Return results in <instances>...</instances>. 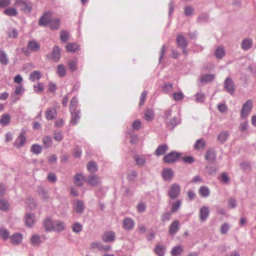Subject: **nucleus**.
<instances>
[{"label":"nucleus","mask_w":256,"mask_h":256,"mask_svg":"<svg viewBox=\"0 0 256 256\" xmlns=\"http://www.w3.org/2000/svg\"><path fill=\"white\" fill-rule=\"evenodd\" d=\"M180 186L178 184L174 183L172 184L168 191V195L172 200L178 198L180 193Z\"/></svg>","instance_id":"nucleus-1"},{"label":"nucleus","mask_w":256,"mask_h":256,"mask_svg":"<svg viewBox=\"0 0 256 256\" xmlns=\"http://www.w3.org/2000/svg\"><path fill=\"white\" fill-rule=\"evenodd\" d=\"M252 102L251 100H248L243 105L240 112L241 117L246 118L252 110Z\"/></svg>","instance_id":"nucleus-2"},{"label":"nucleus","mask_w":256,"mask_h":256,"mask_svg":"<svg viewBox=\"0 0 256 256\" xmlns=\"http://www.w3.org/2000/svg\"><path fill=\"white\" fill-rule=\"evenodd\" d=\"M47 58L52 60L54 62H57L59 61L60 58V50L58 46H55L53 48L51 54L46 56Z\"/></svg>","instance_id":"nucleus-3"},{"label":"nucleus","mask_w":256,"mask_h":256,"mask_svg":"<svg viewBox=\"0 0 256 256\" xmlns=\"http://www.w3.org/2000/svg\"><path fill=\"white\" fill-rule=\"evenodd\" d=\"M88 184L92 186L100 185L102 183L101 178L96 174H90L87 177Z\"/></svg>","instance_id":"nucleus-4"},{"label":"nucleus","mask_w":256,"mask_h":256,"mask_svg":"<svg viewBox=\"0 0 256 256\" xmlns=\"http://www.w3.org/2000/svg\"><path fill=\"white\" fill-rule=\"evenodd\" d=\"M180 156V154L176 152H172L165 156L164 161L166 163H172L176 162Z\"/></svg>","instance_id":"nucleus-5"},{"label":"nucleus","mask_w":256,"mask_h":256,"mask_svg":"<svg viewBox=\"0 0 256 256\" xmlns=\"http://www.w3.org/2000/svg\"><path fill=\"white\" fill-rule=\"evenodd\" d=\"M135 222L134 220L130 218H126L122 222V228L126 230H130L134 226Z\"/></svg>","instance_id":"nucleus-6"},{"label":"nucleus","mask_w":256,"mask_h":256,"mask_svg":"<svg viewBox=\"0 0 256 256\" xmlns=\"http://www.w3.org/2000/svg\"><path fill=\"white\" fill-rule=\"evenodd\" d=\"M10 242L14 245H18L21 244L22 240V234L19 232H15L9 237Z\"/></svg>","instance_id":"nucleus-7"},{"label":"nucleus","mask_w":256,"mask_h":256,"mask_svg":"<svg viewBox=\"0 0 256 256\" xmlns=\"http://www.w3.org/2000/svg\"><path fill=\"white\" fill-rule=\"evenodd\" d=\"M224 88L230 94L234 93V82L231 78L228 77L224 82Z\"/></svg>","instance_id":"nucleus-8"},{"label":"nucleus","mask_w":256,"mask_h":256,"mask_svg":"<svg viewBox=\"0 0 256 256\" xmlns=\"http://www.w3.org/2000/svg\"><path fill=\"white\" fill-rule=\"evenodd\" d=\"M26 225L28 227H32L36 222L35 216L32 213H26L24 216Z\"/></svg>","instance_id":"nucleus-9"},{"label":"nucleus","mask_w":256,"mask_h":256,"mask_svg":"<svg viewBox=\"0 0 256 256\" xmlns=\"http://www.w3.org/2000/svg\"><path fill=\"white\" fill-rule=\"evenodd\" d=\"M102 238L105 242H111L115 240L116 235L114 232L108 231L102 234Z\"/></svg>","instance_id":"nucleus-10"},{"label":"nucleus","mask_w":256,"mask_h":256,"mask_svg":"<svg viewBox=\"0 0 256 256\" xmlns=\"http://www.w3.org/2000/svg\"><path fill=\"white\" fill-rule=\"evenodd\" d=\"M52 15L50 12H46L39 20V25L44 26L50 24L52 20Z\"/></svg>","instance_id":"nucleus-11"},{"label":"nucleus","mask_w":256,"mask_h":256,"mask_svg":"<svg viewBox=\"0 0 256 256\" xmlns=\"http://www.w3.org/2000/svg\"><path fill=\"white\" fill-rule=\"evenodd\" d=\"M210 214L208 207L206 206H202L200 210V218L202 222L205 221Z\"/></svg>","instance_id":"nucleus-12"},{"label":"nucleus","mask_w":256,"mask_h":256,"mask_svg":"<svg viewBox=\"0 0 256 256\" xmlns=\"http://www.w3.org/2000/svg\"><path fill=\"white\" fill-rule=\"evenodd\" d=\"M179 228L180 222L178 220H175L169 226V234L172 236H174L178 232Z\"/></svg>","instance_id":"nucleus-13"},{"label":"nucleus","mask_w":256,"mask_h":256,"mask_svg":"<svg viewBox=\"0 0 256 256\" xmlns=\"http://www.w3.org/2000/svg\"><path fill=\"white\" fill-rule=\"evenodd\" d=\"M43 225L46 231H54V221H52L50 218H46L44 221Z\"/></svg>","instance_id":"nucleus-14"},{"label":"nucleus","mask_w":256,"mask_h":256,"mask_svg":"<svg viewBox=\"0 0 256 256\" xmlns=\"http://www.w3.org/2000/svg\"><path fill=\"white\" fill-rule=\"evenodd\" d=\"M174 172L170 168H164L162 172V176L165 180H170L174 176Z\"/></svg>","instance_id":"nucleus-15"},{"label":"nucleus","mask_w":256,"mask_h":256,"mask_svg":"<svg viewBox=\"0 0 256 256\" xmlns=\"http://www.w3.org/2000/svg\"><path fill=\"white\" fill-rule=\"evenodd\" d=\"M168 148V147L166 144L160 145L154 151V154L157 156L163 155Z\"/></svg>","instance_id":"nucleus-16"},{"label":"nucleus","mask_w":256,"mask_h":256,"mask_svg":"<svg viewBox=\"0 0 256 256\" xmlns=\"http://www.w3.org/2000/svg\"><path fill=\"white\" fill-rule=\"evenodd\" d=\"M54 231H56L58 232H61L64 230L66 228L65 223L60 220L54 221Z\"/></svg>","instance_id":"nucleus-17"},{"label":"nucleus","mask_w":256,"mask_h":256,"mask_svg":"<svg viewBox=\"0 0 256 256\" xmlns=\"http://www.w3.org/2000/svg\"><path fill=\"white\" fill-rule=\"evenodd\" d=\"M252 40L251 38H245L242 42L241 48L243 50H247L252 47Z\"/></svg>","instance_id":"nucleus-18"},{"label":"nucleus","mask_w":256,"mask_h":256,"mask_svg":"<svg viewBox=\"0 0 256 256\" xmlns=\"http://www.w3.org/2000/svg\"><path fill=\"white\" fill-rule=\"evenodd\" d=\"M40 48L39 44L34 40H30L28 43V48L30 51L37 52L39 50Z\"/></svg>","instance_id":"nucleus-19"},{"label":"nucleus","mask_w":256,"mask_h":256,"mask_svg":"<svg viewBox=\"0 0 256 256\" xmlns=\"http://www.w3.org/2000/svg\"><path fill=\"white\" fill-rule=\"evenodd\" d=\"M56 116V111L55 108H50L46 112V117L47 120H50L54 119Z\"/></svg>","instance_id":"nucleus-20"},{"label":"nucleus","mask_w":256,"mask_h":256,"mask_svg":"<svg viewBox=\"0 0 256 256\" xmlns=\"http://www.w3.org/2000/svg\"><path fill=\"white\" fill-rule=\"evenodd\" d=\"M176 42L178 46H180L182 48H186L188 46V43L185 38L182 34H178L177 36Z\"/></svg>","instance_id":"nucleus-21"},{"label":"nucleus","mask_w":256,"mask_h":256,"mask_svg":"<svg viewBox=\"0 0 256 256\" xmlns=\"http://www.w3.org/2000/svg\"><path fill=\"white\" fill-rule=\"evenodd\" d=\"M32 8V4L28 1L26 0L23 5L20 6V10L26 13H30L31 12Z\"/></svg>","instance_id":"nucleus-22"},{"label":"nucleus","mask_w":256,"mask_h":256,"mask_svg":"<svg viewBox=\"0 0 256 256\" xmlns=\"http://www.w3.org/2000/svg\"><path fill=\"white\" fill-rule=\"evenodd\" d=\"M72 115V118L70 120V124L73 125H76L78 121L80 118V112L79 110L76 112H70Z\"/></svg>","instance_id":"nucleus-23"},{"label":"nucleus","mask_w":256,"mask_h":256,"mask_svg":"<svg viewBox=\"0 0 256 256\" xmlns=\"http://www.w3.org/2000/svg\"><path fill=\"white\" fill-rule=\"evenodd\" d=\"M86 168L88 171L92 174H94L98 170V165L96 162H88L87 164Z\"/></svg>","instance_id":"nucleus-24"},{"label":"nucleus","mask_w":256,"mask_h":256,"mask_svg":"<svg viewBox=\"0 0 256 256\" xmlns=\"http://www.w3.org/2000/svg\"><path fill=\"white\" fill-rule=\"evenodd\" d=\"M74 181L77 186H82L84 184V176L80 174H77L74 176Z\"/></svg>","instance_id":"nucleus-25"},{"label":"nucleus","mask_w":256,"mask_h":256,"mask_svg":"<svg viewBox=\"0 0 256 256\" xmlns=\"http://www.w3.org/2000/svg\"><path fill=\"white\" fill-rule=\"evenodd\" d=\"M205 158L208 161H214L216 158V153L214 150H208L206 152Z\"/></svg>","instance_id":"nucleus-26"},{"label":"nucleus","mask_w":256,"mask_h":256,"mask_svg":"<svg viewBox=\"0 0 256 256\" xmlns=\"http://www.w3.org/2000/svg\"><path fill=\"white\" fill-rule=\"evenodd\" d=\"M66 50L70 52H75L80 50V46L76 43H68L66 46Z\"/></svg>","instance_id":"nucleus-27"},{"label":"nucleus","mask_w":256,"mask_h":256,"mask_svg":"<svg viewBox=\"0 0 256 256\" xmlns=\"http://www.w3.org/2000/svg\"><path fill=\"white\" fill-rule=\"evenodd\" d=\"M198 192L204 198L208 196L210 194V189L208 187L206 186H200L199 188Z\"/></svg>","instance_id":"nucleus-28"},{"label":"nucleus","mask_w":256,"mask_h":256,"mask_svg":"<svg viewBox=\"0 0 256 256\" xmlns=\"http://www.w3.org/2000/svg\"><path fill=\"white\" fill-rule=\"evenodd\" d=\"M10 116L9 114H6L2 116L1 118L0 119V124L2 126H6L10 122Z\"/></svg>","instance_id":"nucleus-29"},{"label":"nucleus","mask_w":256,"mask_h":256,"mask_svg":"<svg viewBox=\"0 0 256 256\" xmlns=\"http://www.w3.org/2000/svg\"><path fill=\"white\" fill-rule=\"evenodd\" d=\"M0 62L3 65H7L8 64V58L6 52L0 49Z\"/></svg>","instance_id":"nucleus-30"},{"label":"nucleus","mask_w":256,"mask_h":256,"mask_svg":"<svg viewBox=\"0 0 256 256\" xmlns=\"http://www.w3.org/2000/svg\"><path fill=\"white\" fill-rule=\"evenodd\" d=\"M30 242L34 246H37L41 243V240L40 236L37 234H33L30 238Z\"/></svg>","instance_id":"nucleus-31"},{"label":"nucleus","mask_w":256,"mask_h":256,"mask_svg":"<svg viewBox=\"0 0 256 256\" xmlns=\"http://www.w3.org/2000/svg\"><path fill=\"white\" fill-rule=\"evenodd\" d=\"M215 76L212 74H206L202 75L200 77V82L204 83H207L212 82Z\"/></svg>","instance_id":"nucleus-32"},{"label":"nucleus","mask_w":256,"mask_h":256,"mask_svg":"<svg viewBox=\"0 0 256 256\" xmlns=\"http://www.w3.org/2000/svg\"><path fill=\"white\" fill-rule=\"evenodd\" d=\"M50 25V28L52 30L58 29L60 26V20L58 18L52 19Z\"/></svg>","instance_id":"nucleus-33"},{"label":"nucleus","mask_w":256,"mask_h":256,"mask_svg":"<svg viewBox=\"0 0 256 256\" xmlns=\"http://www.w3.org/2000/svg\"><path fill=\"white\" fill-rule=\"evenodd\" d=\"M74 208L78 213L82 214L84 209L83 202L81 200H77L76 202Z\"/></svg>","instance_id":"nucleus-34"},{"label":"nucleus","mask_w":256,"mask_h":256,"mask_svg":"<svg viewBox=\"0 0 256 256\" xmlns=\"http://www.w3.org/2000/svg\"><path fill=\"white\" fill-rule=\"evenodd\" d=\"M154 112L152 109H147L144 112V118L146 120L150 122L154 120Z\"/></svg>","instance_id":"nucleus-35"},{"label":"nucleus","mask_w":256,"mask_h":256,"mask_svg":"<svg viewBox=\"0 0 256 256\" xmlns=\"http://www.w3.org/2000/svg\"><path fill=\"white\" fill-rule=\"evenodd\" d=\"M182 204L181 200H178L174 202H173L171 204V208L170 212H175L178 211V210Z\"/></svg>","instance_id":"nucleus-36"},{"label":"nucleus","mask_w":256,"mask_h":256,"mask_svg":"<svg viewBox=\"0 0 256 256\" xmlns=\"http://www.w3.org/2000/svg\"><path fill=\"white\" fill-rule=\"evenodd\" d=\"M41 78V74L40 71L34 70L31 72L30 75V80L32 82L39 80Z\"/></svg>","instance_id":"nucleus-37"},{"label":"nucleus","mask_w":256,"mask_h":256,"mask_svg":"<svg viewBox=\"0 0 256 256\" xmlns=\"http://www.w3.org/2000/svg\"><path fill=\"white\" fill-rule=\"evenodd\" d=\"M138 176V172L136 170H130L127 174V179L129 182H134Z\"/></svg>","instance_id":"nucleus-38"},{"label":"nucleus","mask_w":256,"mask_h":256,"mask_svg":"<svg viewBox=\"0 0 256 256\" xmlns=\"http://www.w3.org/2000/svg\"><path fill=\"white\" fill-rule=\"evenodd\" d=\"M78 101L77 98L76 97H74L70 102V112H76V108L78 106Z\"/></svg>","instance_id":"nucleus-39"},{"label":"nucleus","mask_w":256,"mask_h":256,"mask_svg":"<svg viewBox=\"0 0 256 256\" xmlns=\"http://www.w3.org/2000/svg\"><path fill=\"white\" fill-rule=\"evenodd\" d=\"M26 138L20 134L15 142V144L17 148H20L26 142Z\"/></svg>","instance_id":"nucleus-40"},{"label":"nucleus","mask_w":256,"mask_h":256,"mask_svg":"<svg viewBox=\"0 0 256 256\" xmlns=\"http://www.w3.org/2000/svg\"><path fill=\"white\" fill-rule=\"evenodd\" d=\"M57 74L60 77H64L66 75V69L63 64H58L57 66Z\"/></svg>","instance_id":"nucleus-41"},{"label":"nucleus","mask_w":256,"mask_h":256,"mask_svg":"<svg viewBox=\"0 0 256 256\" xmlns=\"http://www.w3.org/2000/svg\"><path fill=\"white\" fill-rule=\"evenodd\" d=\"M183 252V248L181 246H178L174 247L171 251V254L172 256H177L182 254Z\"/></svg>","instance_id":"nucleus-42"},{"label":"nucleus","mask_w":256,"mask_h":256,"mask_svg":"<svg viewBox=\"0 0 256 256\" xmlns=\"http://www.w3.org/2000/svg\"><path fill=\"white\" fill-rule=\"evenodd\" d=\"M10 237V232L6 229L0 228V238L4 240H6Z\"/></svg>","instance_id":"nucleus-43"},{"label":"nucleus","mask_w":256,"mask_h":256,"mask_svg":"<svg viewBox=\"0 0 256 256\" xmlns=\"http://www.w3.org/2000/svg\"><path fill=\"white\" fill-rule=\"evenodd\" d=\"M228 133L226 132H220L218 136V140L220 142L223 143L226 141L228 138Z\"/></svg>","instance_id":"nucleus-44"},{"label":"nucleus","mask_w":256,"mask_h":256,"mask_svg":"<svg viewBox=\"0 0 256 256\" xmlns=\"http://www.w3.org/2000/svg\"><path fill=\"white\" fill-rule=\"evenodd\" d=\"M42 150V147L38 144L32 146L30 152L35 154H39Z\"/></svg>","instance_id":"nucleus-45"},{"label":"nucleus","mask_w":256,"mask_h":256,"mask_svg":"<svg viewBox=\"0 0 256 256\" xmlns=\"http://www.w3.org/2000/svg\"><path fill=\"white\" fill-rule=\"evenodd\" d=\"M4 13L8 16H15L17 15L18 12L14 8H8L4 10Z\"/></svg>","instance_id":"nucleus-46"},{"label":"nucleus","mask_w":256,"mask_h":256,"mask_svg":"<svg viewBox=\"0 0 256 256\" xmlns=\"http://www.w3.org/2000/svg\"><path fill=\"white\" fill-rule=\"evenodd\" d=\"M134 158L135 162H136V164L138 166H144L145 162H146V160L144 156H140L138 155H136V156H135Z\"/></svg>","instance_id":"nucleus-47"},{"label":"nucleus","mask_w":256,"mask_h":256,"mask_svg":"<svg viewBox=\"0 0 256 256\" xmlns=\"http://www.w3.org/2000/svg\"><path fill=\"white\" fill-rule=\"evenodd\" d=\"M24 89L22 86H18L16 88L12 96V98L14 102H16V99L14 97L16 95H19L23 93Z\"/></svg>","instance_id":"nucleus-48"},{"label":"nucleus","mask_w":256,"mask_h":256,"mask_svg":"<svg viewBox=\"0 0 256 256\" xmlns=\"http://www.w3.org/2000/svg\"><path fill=\"white\" fill-rule=\"evenodd\" d=\"M225 54V52L222 46L218 47L215 51V56L218 58H222Z\"/></svg>","instance_id":"nucleus-49"},{"label":"nucleus","mask_w":256,"mask_h":256,"mask_svg":"<svg viewBox=\"0 0 256 256\" xmlns=\"http://www.w3.org/2000/svg\"><path fill=\"white\" fill-rule=\"evenodd\" d=\"M102 243L100 242H92L90 244V248L92 250H100L102 248Z\"/></svg>","instance_id":"nucleus-50"},{"label":"nucleus","mask_w":256,"mask_h":256,"mask_svg":"<svg viewBox=\"0 0 256 256\" xmlns=\"http://www.w3.org/2000/svg\"><path fill=\"white\" fill-rule=\"evenodd\" d=\"M206 146V142L202 138L198 140L196 144H194V148L196 150H199L200 148H204Z\"/></svg>","instance_id":"nucleus-51"},{"label":"nucleus","mask_w":256,"mask_h":256,"mask_svg":"<svg viewBox=\"0 0 256 256\" xmlns=\"http://www.w3.org/2000/svg\"><path fill=\"white\" fill-rule=\"evenodd\" d=\"M194 8L192 6H186L184 8V14L187 16H191L194 12Z\"/></svg>","instance_id":"nucleus-52"},{"label":"nucleus","mask_w":256,"mask_h":256,"mask_svg":"<svg viewBox=\"0 0 256 256\" xmlns=\"http://www.w3.org/2000/svg\"><path fill=\"white\" fill-rule=\"evenodd\" d=\"M164 247L162 246H156L155 252L158 256H163L164 252Z\"/></svg>","instance_id":"nucleus-53"},{"label":"nucleus","mask_w":256,"mask_h":256,"mask_svg":"<svg viewBox=\"0 0 256 256\" xmlns=\"http://www.w3.org/2000/svg\"><path fill=\"white\" fill-rule=\"evenodd\" d=\"M230 228V226L228 223L226 222L223 224L220 227V233L222 234H226L227 232L229 230Z\"/></svg>","instance_id":"nucleus-54"},{"label":"nucleus","mask_w":256,"mask_h":256,"mask_svg":"<svg viewBox=\"0 0 256 256\" xmlns=\"http://www.w3.org/2000/svg\"><path fill=\"white\" fill-rule=\"evenodd\" d=\"M172 212H166L163 213L161 216V220L162 222H168L170 220Z\"/></svg>","instance_id":"nucleus-55"},{"label":"nucleus","mask_w":256,"mask_h":256,"mask_svg":"<svg viewBox=\"0 0 256 256\" xmlns=\"http://www.w3.org/2000/svg\"><path fill=\"white\" fill-rule=\"evenodd\" d=\"M82 225L78 222L74 223L72 226V230L76 233H79L82 230Z\"/></svg>","instance_id":"nucleus-56"},{"label":"nucleus","mask_w":256,"mask_h":256,"mask_svg":"<svg viewBox=\"0 0 256 256\" xmlns=\"http://www.w3.org/2000/svg\"><path fill=\"white\" fill-rule=\"evenodd\" d=\"M184 95L182 92L173 93V98L176 101H180L184 98Z\"/></svg>","instance_id":"nucleus-57"},{"label":"nucleus","mask_w":256,"mask_h":256,"mask_svg":"<svg viewBox=\"0 0 256 256\" xmlns=\"http://www.w3.org/2000/svg\"><path fill=\"white\" fill-rule=\"evenodd\" d=\"M228 206L230 208H234L236 206V202L235 198H230L228 200Z\"/></svg>","instance_id":"nucleus-58"},{"label":"nucleus","mask_w":256,"mask_h":256,"mask_svg":"<svg viewBox=\"0 0 256 256\" xmlns=\"http://www.w3.org/2000/svg\"><path fill=\"white\" fill-rule=\"evenodd\" d=\"M204 100V94L201 92H198L196 94V100L198 102H202Z\"/></svg>","instance_id":"nucleus-59"},{"label":"nucleus","mask_w":256,"mask_h":256,"mask_svg":"<svg viewBox=\"0 0 256 256\" xmlns=\"http://www.w3.org/2000/svg\"><path fill=\"white\" fill-rule=\"evenodd\" d=\"M42 142H43L44 144L46 147H49L52 144V140L51 138L48 136L44 137L42 138Z\"/></svg>","instance_id":"nucleus-60"},{"label":"nucleus","mask_w":256,"mask_h":256,"mask_svg":"<svg viewBox=\"0 0 256 256\" xmlns=\"http://www.w3.org/2000/svg\"><path fill=\"white\" fill-rule=\"evenodd\" d=\"M18 36V32L15 28H12L8 32V36L10 38H16Z\"/></svg>","instance_id":"nucleus-61"},{"label":"nucleus","mask_w":256,"mask_h":256,"mask_svg":"<svg viewBox=\"0 0 256 256\" xmlns=\"http://www.w3.org/2000/svg\"><path fill=\"white\" fill-rule=\"evenodd\" d=\"M68 38V34L66 31H62L60 34V40L63 42H66Z\"/></svg>","instance_id":"nucleus-62"},{"label":"nucleus","mask_w":256,"mask_h":256,"mask_svg":"<svg viewBox=\"0 0 256 256\" xmlns=\"http://www.w3.org/2000/svg\"><path fill=\"white\" fill-rule=\"evenodd\" d=\"M166 123L168 124L175 126L178 123V119L176 117H174L172 119L168 120Z\"/></svg>","instance_id":"nucleus-63"},{"label":"nucleus","mask_w":256,"mask_h":256,"mask_svg":"<svg viewBox=\"0 0 256 256\" xmlns=\"http://www.w3.org/2000/svg\"><path fill=\"white\" fill-rule=\"evenodd\" d=\"M8 202L4 200H0V209L2 210H6L8 208Z\"/></svg>","instance_id":"nucleus-64"}]
</instances>
